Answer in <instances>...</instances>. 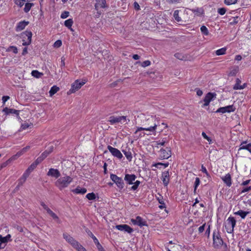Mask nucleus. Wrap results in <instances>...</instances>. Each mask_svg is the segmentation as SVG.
<instances>
[{
	"instance_id": "obj_1",
	"label": "nucleus",
	"mask_w": 251,
	"mask_h": 251,
	"mask_svg": "<svg viewBox=\"0 0 251 251\" xmlns=\"http://www.w3.org/2000/svg\"><path fill=\"white\" fill-rule=\"evenodd\" d=\"M73 181V178L69 176H65L58 178L55 182V185L60 189L67 187Z\"/></svg>"
},
{
	"instance_id": "obj_2",
	"label": "nucleus",
	"mask_w": 251,
	"mask_h": 251,
	"mask_svg": "<svg viewBox=\"0 0 251 251\" xmlns=\"http://www.w3.org/2000/svg\"><path fill=\"white\" fill-rule=\"evenodd\" d=\"M63 236L67 242L70 244L75 249L77 250L78 251H84L83 247L69 234L67 233H64L63 234Z\"/></svg>"
},
{
	"instance_id": "obj_3",
	"label": "nucleus",
	"mask_w": 251,
	"mask_h": 251,
	"mask_svg": "<svg viewBox=\"0 0 251 251\" xmlns=\"http://www.w3.org/2000/svg\"><path fill=\"white\" fill-rule=\"evenodd\" d=\"M213 245L215 249H220L223 244V241L218 231H214L213 234Z\"/></svg>"
},
{
	"instance_id": "obj_4",
	"label": "nucleus",
	"mask_w": 251,
	"mask_h": 251,
	"mask_svg": "<svg viewBox=\"0 0 251 251\" xmlns=\"http://www.w3.org/2000/svg\"><path fill=\"white\" fill-rule=\"evenodd\" d=\"M110 178L116 184L117 187L119 189H123L124 187V182L121 177H118L116 175L111 174Z\"/></svg>"
},
{
	"instance_id": "obj_5",
	"label": "nucleus",
	"mask_w": 251,
	"mask_h": 251,
	"mask_svg": "<svg viewBox=\"0 0 251 251\" xmlns=\"http://www.w3.org/2000/svg\"><path fill=\"white\" fill-rule=\"evenodd\" d=\"M95 9L97 11V13L101 14V9H103L106 7V0H96Z\"/></svg>"
},
{
	"instance_id": "obj_6",
	"label": "nucleus",
	"mask_w": 251,
	"mask_h": 251,
	"mask_svg": "<svg viewBox=\"0 0 251 251\" xmlns=\"http://www.w3.org/2000/svg\"><path fill=\"white\" fill-rule=\"evenodd\" d=\"M235 110V108L233 105H228L225 107H222L218 108L216 111L217 113H229L231 112H234Z\"/></svg>"
},
{
	"instance_id": "obj_7",
	"label": "nucleus",
	"mask_w": 251,
	"mask_h": 251,
	"mask_svg": "<svg viewBox=\"0 0 251 251\" xmlns=\"http://www.w3.org/2000/svg\"><path fill=\"white\" fill-rule=\"evenodd\" d=\"M171 156V151L170 148H166L165 149H162L160 151V157L162 159H168Z\"/></svg>"
},
{
	"instance_id": "obj_8",
	"label": "nucleus",
	"mask_w": 251,
	"mask_h": 251,
	"mask_svg": "<svg viewBox=\"0 0 251 251\" xmlns=\"http://www.w3.org/2000/svg\"><path fill=\"white\" fill-rule=\"evenodd\" d=\"M85 83V82H80L78 80H76L72 85L71 89L70 90L71 93H75L80 89L82 85Z\"/></svg>"
},
{
	"instance_id": "obj_9",
	"label": "nucleus",
	"mask_w": 251,
	"mask_h": 251,
	"mask_svg": "<svg viewBox=\"0 0 251 251\" xmlns=\"http://www.w3.org/2000/svg\"><path fill=\"white\" fill-rule=\"evenodd\" d=\"M216 94L215 93H208L205 96L203 101L204 102L203 106H206L209 105L210 102L214 99L216 98Z\"/></svg>"
},
{
	"instance_id": "obj_10",
	"label": "nucleus",
	"mask_w": 251,
	"mask_h": 251,
	"mask_svg": "<svg viewBox=\"0 0 251 251\" xmlns=\"http://www.w3.org/2000/svg\"><path fill=\"white\" fill-rule=\"evenodd\" d=\"M131 222L134 225L140 227L147 226V222L140 216H137L135 219H131Z\"/></svg>"
},
{
	"instance_id": "obj_11",
	"label": "nucleus",
	"mask_w": 251,
	"mask_h": 251,
	"mask_svg": "<svg viewBox=\"0 0 251 251\" xmlns=\"http://www.w3.org/2000/svg\"><path fill=\"white\" fill-rule=\"evenodd\" d=\"M107 149L113 156L117 157L119 159H121L123 157L122 154L117 149L113 148L111 146H108Z\"/></svg>"
},
{
	"instance_id": "obj_12",
	"label": "nucleus",
	"mask_w": 251,
	"mask_h": 251,
	"mask_svg": "<svg viewBox=\"0 0 251 251\" xmlns=\"http://www.w3.org/2000/svg\"><path fill=\"white\" fill-rule=\"evenodd\" d=\"M32 32L31 31H25V32L23 33L22 36H23V38H25V36L27 37V41H25V40H23V46H27L30 44L31 42V38H32Z\"/></svg>"
},
{
	"instance_id": "obj_13",
	"label": "nucleus",
	"mask_w": 251,
	"mask_h": 251,
	"mask_svg": "<svg viewBox=\"0 0 251 251\" xmlns=\"http://www.w3.org/2000/svg\"><path fill=\"white\" fill-rule=\"evenodd\" d=\"M115 227L119 230L125 231L129 233H131L133 231L131 227L126 224L117 225Z\"/></svg>"
},
{
	"instance_id": "obj_14",
	"label": "nucleus",
	"mask_w": 251,
	"mask_h": 251,
	"mask_svg": "<svg viewBox=\"0 0 251 251\" xmlns=\"http://www.w3.org/2000/svg\"><path fill=\"white\" fill-rule=\"evenodd\" d=\"M122 120H126V116H119V117H115V116H111L109 118V122L111 124H115L117 123L121 122Z\"/></svg>"
},
{
	"instance_id": "obj_15",
	"label": "nucleus",
	"mask_w": 251,
	"mask_h": 251,
	"mask_svg": "<svg viewBox=\"0 0 251 251\" xmlns=\"http://www.w3.org/2000/svg\"><path fill=\"white\" fill-rule=\"evenodd\" d=\"M61 174L59 171L56 169L50 168L47 173V176L58 178L60 176Z\"/></svg>"
},
{
	"instance_id": "obj_16",
	"label": "nucleus",
	"mask_w": 251,
	"mask_h": 251,
	"mask_svg": "<svg viewBox=\"0 0 251 251\" xmlns=\"http://www.w3.org/2000/svg\"><path fill=\"white\" fill-rule=\"evenodd\" d=\"M157 126V125L155 124H154L153 125H151L150 126L145 127H138L137 130L135 131V133H136L137 132L141 130H146V131H149L151 132H153L155 131L156 127Z\"/></svg>"
},
{
	"instance_id": "obj_17",
	"label": "nucleus",
	"mask_w": 251,
	"mask_h": 251,
	"mask_svg": "<svg viewBox=\"0 0 251 251\" xmlns=\"http://www.w3.org/2000/svg\"><path fill=\"white\" fill-rule=\"evenodd\" d=\"M37 165L33 162L28 168L25 172L24 173V180H26V178L28 176L30 173L37 167Z\"/></svg>"
},
{
	"instance_id": "obj_18",
	"label": "nucleus",
	"mask_w": 251,
	"mask_h": 251,
	"mask_svg": "<svg viewBox=\"0 0 251 251\" xmlns=\"http://www.w3.org/2000/svg\"><path fill=\"white\" fill-rule=\"evenodd\" d=\"M136 176L135 175L126 174L125 176V180L129 184H133V181L135 180Z\"/></svg>"
},
{
	"instance_id": "obj_19",
	"label": "nucleus",
	"mask_w": 251,
	"mask_h": 251,
	"mask_svg": "<svg viewBox=\"0 0 251 251\" xmlns=\"http://www.w3.org/2000/svg\"><path fill=\"white\" fill-rule=\"evenodd\" d=\"M246 144V142H243L240 145V147L238 150V153H239L240 151H241L243 150H247L250 153H251V143H249L247 145H245Z\"/></svg>"
},
{
	"instance_id": "obj_20",
	"label": "nucleus",
	"mask_w": 251,
	"mask_h": 251,
	"mask_svg": "<svg viewBox=\"0 0 251 251\" xmlns=\"http://www.w3.org/2000/svg\"><path fill=\"white\" fill-rule=\"evenodd\" d=\"M162 181L165 186H167L169 182V173L168 171H165L162 175Z\"/></svg>"
},
{
	"instance_id": "obj_21",
	"label": "nucleus",
	"mask_w": 251,
	"mask_h": 251,
	"mask_svg": "<svg viewBox=\"0 0 251 251\" xmlns=\"http://www.w3.org/2000/svg\"><path fill=\"white\" fill-rule=\"evenodd\" d=\"M28 23V22L25 21L19 22L16 26V31H20L23 30Z\"/></svg>"
},
{
	"instance_id": "obj_22",
	"label": "nucleus",
	"mask_w": 251,
	"mask_h": 251,
	"mask_svg": "<svg viewBox=\"0 0 251 251\" xmlns=\"http://www.w3.org/2000/svg\"><path fill=\"white\" fill-rule=\"evenodd\" d=\"M222 179L227 186L230 187L231 186V178L229 174H226L225 176L223 177Z\"/></svg>"
},
{
	"instance_id": "obj_23",
	"label": "nucleus",
	"mask_w": 251,
	"mask_h": 251,
	"mask_svg": "<svg viewBox=\"0 0 251 251\" xmlns=\"http://www.w3.org/2000/svg\"><path fill=\"white\" fill-rule=\"evenodd\" d=\"M125 155L127 159L129 161H131L132 158L131 152L130 151L129 149H126L122 151Z\"/></svg>"
},
{
	"instance_id": "obj_24",
	"label": "nucleus",
	"mask_w": 251,
	"mask_h": 251,
	"mask_svg": "<svg viewBox=\"0 0 251 251\" xmlns=\"http://www.w3.org/2000/svg\"><path fill=\"white\" fill-rule=\"evenodd\" d=\"M3 111L5 112L7 114H15L16 115L18 116L19 114V111L17 110L14 109H10L7 107H5L3 109Z\"/></svg>"
},
{
	"instance_id": "obj_25",
	"label": "nucleus",
	"mask_w": 251,
	"mask_h": 251,
	"mask_svg": "<svg viewBox=\"0 0 251 251\" xmlns=\"http://www.w3.org/2000/svg\"><path fill=\"white\" fill-rule=\"evenodd\" d=\"M227 225L234 228L236 225V220L233 217H229L227 220Z\"/></svg>"
},
{
	"instance_id": "obj_26",
	"label": "nucleus",
	"mask_w": 251,
	"mask_h": 251,
	"mask_svg": "<svg viewBox=\"0 0 251 251\" xmlns=\"http://www.w3.org/2000/svg\"><path fill=\"white\" fill-rule=\"evenodd\" d=\"M239 68L238 66H234L230 69V72L228 73L229 76H235L238 72Z\"/></svg>"
},
{
	"instance_id": "obj_27",
	"label": "nucleus",
	"mask_w": 251,
	"mask_h": 251,
	"mask_svg": "<svg viewBox=\"0 0 251 251\" xmlns=\"http://www.w3.org/2000/svg\"><path fill=\"white\" fill-rule=\"evenodd\" d=\"M73 191L76 194H84L86 192L87 190L85 188H80V187H77L75 189H74Z\"/></svg>"
},
{
	"instance_id": "obj_28",
	"label": "nucleus",
	"mask_w": 251,
	"mask_h": 251,
	"mask_svg": "<svg viewBox=\"0 0 251 251\" xmlns=\"http://www.w3.org/2000/svg\"><path fill=\"white\" fill-rule=\"evenodd\" d=\"M249 213V212L244 211L240 210L234 213L235 215H239L242 219H245L246 216Z\"/></svg>"
},
{
	"instance_id": "obj_29",
	"label": "nucleus",
	"mask_w": 251,
	"mask_h": 251,
	"mask_svg": "<svg viewBox=\"0 0 251 251\" xmlns=\"http://www.w3.org/2000/svg\"><path fill=\"white\" fill-rule=\"evenodd\" d=\"M34 5L32 2H27L25 3L24 10L25 12H28L31 9V7Z\"/></svg>"
},
{
	"instance_id": "obj_30",
	"label": "nucleus",
	"mask_w": 251,
	"mask_h": 251,
	"mask_svg": "<svg viewBox=\"0 0 251 251\" xmlns=\"http://www.w3.org/2000/svg\"><path fill=\"white\" fill-rule=\"evenodd\" d=\"M59 88L58 87L55 86V85L52 86L49 91V94H50V96H53L56 92H57L59 91Z\"/></svg>"
},
{
	"instance_id": "obj_31",
	"label": "nucleus",
	"mask_w": 251,
	"mask_h": 251,
	"mask_svg": "<svg viewBox=\"0 0 251 251\" xmlns=\"http://www.w3.org/2000/svg\"><path fill=\"white\" fill-rule=\"evenodd\" d=\"M73 23V20L72 19H69L65 21L64 25L69 29H71V30L73 31V29L71 28Z\"/></svg>"
},
{
	"instance_id": "obj_32",
	"label": "nucleus",
	"mask_w": 251,
	"mask_h": 251,
	"mask_svg": "<svg viewBox=\"0 0 251 251\" xmlns=\"http://www.w3.org/2000/svg\"><path fill=\"white\" fill-rule=\"evenodd\" d=\"M192 11H193L195 15H197V16L202 15L203 14V10L201 8H197L195 9L192 10Z\"/></svg>"
},
{
	"instance_id": "obj_33",
	"label": "nucleus",
	"mask_w": 251,
	"mask_h": 251,
	"mask_svg": "<svg viewBox=\"0 0 251 251\" xmlns=\"http://www.w3.org/2000/svg\"><path fill=\"white\" fill-rule=\"evenodd\" d=\"M175 20L180 25H185L188 24L186 21H184L181 19L180 17H174Z\"/></svg>"
},
{
	"instance_id": "obj_34",
	"label": "nucleus",
	"mask_w": 251,
	"mask_h": 251,
	"mask_svg": "<svg viewBox=\"0 0 251 251\" xmlns=\"http://www.w3.org/2000/svg\"><path fill=\"white\" fill-rule=\"evenodd\" d=\"M85 231L88 234L89 236H90L93 239L94 243L97 241L98 240L97 238L94 235V234L92 233V232L88 229L86 228Z\"/></svg>"
},
{
	"instance_id": "obj_35",
	"label": "nucleus",
	"mask_w": 251,
	"mask_h": 251,
	"mask_svg": "<svg viewBox=\"0 0 251 251\" xmlns=\"http://www.w3.org/2000/svg\"><path fill=\"white\" fill-rule=\"evenodd\" d=\"M226 48H223L220 49H219L216 51V54L217 55H221L225 54L226 51Z\"/></svg>"
},
{
	"instance_id": "obj_36",
	"label": "nucleus",
	"mask_w": 251,
	"mask_h": 251,
	"mask_svg": "<svg viewBox=\"0 0 251 251\" xmlns=\"http://www.w3.org/2000/svg\"><path fill=\"white\" fill-rule=\"evenodd\" d=\"M31 75L32 76H33L36 78H39L43 75V74L41 73H40L39 72H38L37 70H34V71H32Z\"/></svg>"
},
{
	"instance_id": "obj_37",
	"label": "nucleus",
	"mask_w": 251,
	"mask_h": 251,
	"mask_svg": "<svg viewBox=\"0 0 251 251\" xmlns=\"http://www.w3.org/2000/svg\"><path fill=\"white\" fill-rule=\"evenodd\" d=\"M200 184V179L199 177H196L195 179V181L194 183V194L196 193V190L198 187V186Z\"/></svg>"
},
{
	"instance_id": "obj_38",
	"label": "nucleus",
	"mask_w": 251,
	"mask_h": 251,
	"mask_svg": "<svg viewBox=\"0 0 251 251\" xmlns=\"http://www.w3.org/2000/svg\"><path fill=\"white\" fill-rule=\"evenodd\" d=\"M136 63L141 64V66L143 67H146L151 65V62L149 60H146L142 63L140 61H138Z\"/></svg>"
},
{
	"instance_id": "obj_39",
	"label": "nucleus",
	"mask_w": 251,
	"mask_h": 251,
	"mask_svg": "<svg viewBox=\"0 0 251 251\" xmlns=\"http://www.w3.org/2000/svg\"><path fill=\"white\" fill-rule=\"evenodd\" d=\"M201 30L202 33L204 35H208L209 34V32L208 31L207 27L204 25H202V26H201Z\"/></svg>"
},
{
	"instance_id": "obj_40",
	"label": "nucleus",
	"mask_w": 251,
	"mask_h": 251,
	"mask_svg": "<svg viewBox=\"0 0 251 251\" xmlns=\"http://www.w3.org/2000/svg\"><path fill=\"white\" fill-rule=\"evenodd\" d=\"M51 149H53V147H52ZM52 151V149H50L49 151H45L43 153H42V154L40 155L41 158H43V159H44L45 158H46L48 155Z\"/></svg>"
},
{
	"instance_id": "obj_41",
	"label": "nucleus",
	"mask_w": 251,
	"mask_h": 251,
	"mask_svg": "<svg viewBox=\"0 0 251 251\" xmlns=\"http://www.w3.org/2000/svg\"><path fill=\"white\" fill-rule=\"evenodd\" d=\"M86 198L89 200H94L96 199V196L94 193H88L86 195Z\"/></svg>"
},
{
	"instance_id": "obj_42",
	"label": "nucleus",
	"mask_w": 251,
	"mask_h": 251,
	"mask_svg": "<svg viewBox=\"0 0 251 251\" xmlns=\"http://www.w3.org/2000/svg\"><path fill=\"white\" fill-rule=\"evenodd\" d=\"M134 183V185L131 187V189L132 190H135L138 188L139 185L140 183V181L136 180Z\"/></svg>"
},
{
	"instance_id": "obj_43",
	"label": "nucleus",
	"mask_w": 251,
	"mask_h": 251,
	"mask_svg": "<svg viewBox=\"0 0 251 251\" xmlns=\"http://www.w3.org/2000/svg\"><path fill=\"white\" fill-rule=\"evenodd\" d=\"M95 244H96L98 250L99 251H105L103 248H102V246L100 244L99 241L98 240L96 242H95Z\"/></svg>"
},
{
	"instance_id": "obj_44",
	"label": "nucleus",
	"mask_w": 251,
	"mask_h": 251,
	"mask_svg": "<svg viewBox=\"0 0 251 251\" xmlns=\"http://www.w3.org/2000/svg\"><path fill=\"white\" fill-rule=\"evenodd\" d=\"M24 153L23 151H22V150L19 151L15 155H14L12 157V159H16L20 156H21L22 154H23Z\"/></svg>"
},
{
	"instance_id": "obj_45",
	"label": "nucleus",
	"mask_w": 251,
	"mask_h": 251,
	"mask_svg": "<svg viewBox=\"0 0 251 251\" xmlns=\"http://www.w3.org/2000/svg\"><path fill=\"white\" fill-rule=\"evenodd\" d=\"M236 83L235 84V85L233 87V89L234 90H239V88H236L237 87H239V86H241L240 83H241V80L239 78L236 79Z\"/></svg>"
},
{
	"instance_id": "obj_46",
	"label": "nucleus",
	"mask_w": 251,
	"mask_h": 251,
	"mask_svg": "<svg viewBox=\"0 0 251 251\" xmlns=\"http://www.w3.org/2000/svg\"><path fill=\"white\" fill-rule=\"evenodd\" d=\"M8 51H12L14 53H17L18 52L17 48L14 46H11L7 49Z\"/></svg>"
},
{
	"instance_id": "obj_47",
	"label": "nucleus",
	"mask_w": 251,
	"mask_h": 251,
	"mask_svg": "<svg viewBox=\"0 0 251 251\" xmlns=\"http://www.w3.org/2000/svg\"><path fill=\"white\" fill-rule=\"evenodd\" d=\"M237 0H225V2L226 5H231L235 4Z\"/></svg>"
},
{
	"instance_id": "obj_48",
	"label": "nucleus",
	"mask_w": 251,
	"mask_h": 251,
	"mask_svg": "<svg viewBox=\"0 0 251 251\" xmlns=\"http://www.w3.org/2000/svg\"><path fill=\"white\" fill-rule=\"evenodd\" d=\"M201 135L202 136V137L206 140H207L209 143V144H211V142H212V140L211 139L207 136V135L206 134V133L204 132H202V133H201Z\"/></svg>"
},
{
	"instance_id": "obj_49",
	"label": "nucleus",
	"mask_w": 251,
	"mask_h": 251,
	"mask_svg": "<svg viewBox=\"0 0 251 251\" xmlns=\"http://www.w3.org/2000/svg\"><path fill=\"white\" fill-rule=\"evenodd\" d=\"M226 231L228 233H231L233 232L234 227H231L227 225L226 226Z\"/></svg>"
},
{
	"instance_id": "obj_50",
	"label": "nucleus",
	"mask_w": 251,
	"mask_h": 251,
	"mask_svg": "<svg viewBox=\"0 0 251 251\" xmlns=\"http://www.w3.org/2000/svg\"><path fill=\"white\" fill-rule=\"evenodd\" d=\"M238 17H233L232 19H230L229 20V21H230V24L234 25L237 23L238 21L236 20L237 19Z\"/></svg>"
},
{
	"instance_id": "obj_51",
	"label": "nucleus",
	"mask_w": 251,
	"mask_h": 251,
	"mask_svg": "<svg viewBox=\"0 0 251 251\" xmlns=\"http://www.w3.org/2000/svg\"><path fill=\"white\" fill-rule=\"evenodd\" d=\"M174 56L177 59L179 60H183L184 58L183 55L180 53H176L175 54Z\"/></svg>"
},
{
	"instance_id": "obj_52",
	"label": "nucleus",
	"mask_w": 251,
	"mask_h": 251,
	"mask_svg": "<svg viewBox=\"0 0 251 251\" xmlns=\"http://www.w3.org/2000/svg\"><path fill=\"white\" fill-rule=\"evenodd\" d=\"M50 216H51L54 220H56L57 222L59 223H60V220L58 217L53 212L51 214V215H50Z\"/></svg>"
},
{
	"instance_id": "obj_53",
	"label": "nucleus",
	"mask_w": 251,
	"mask_h": 251,
	"mask_svg": "<svg viewBox=\"0 0 251 251\" xmlns=\"http://www.w3.org/2000/svg\"><path fill=\"white\" fill-rule=\"evenodd\" d=\"M226 12V9L225 8H220L218 10V13L221 15L225 14Z\"/></svg>"
},
{
	"instance_id": "obj_54",
	"label": "nucleus",
	"mask_w": 251,
	"mask_h": 251,
	"mask_svg": "<svg viewBox=\"0 0 251 251\" xmlns=\"http://www.w3.org/2000/svg\"><path fill=\"white\" fill-rule=\"evenodd\" d=\"M15 3L21 7H22L25 4L24 2L21 0H16L15 1Z\"/></svg>"
},
{
	"instance_id": "obj_55",
	"label": "nucleus",
	"mask_w": 251,
	"mask_h": 251,
	"mask_svg": "<svg viewBox=\"0 0 251 251\" xmlns=\"http://www.w3.org/2000/svg\"><path fill=\"white\" fill-rule=\"evenodd\" d=\"M0 242L2 244L5 243L7 242V236L3 237L1 235H0Z\"/></svg>"
},
{
	"instance_id": "obj_56",
	"label": "nucleus",
	"mask_w": 251,
	"mask_h": 251,
	"mask_svg": "<svg viewBox=\"0 0 251 251\" xmlns=\"http://www.w3.org/2000/svg\"><path fill=\"white\" fill-rule=\"evenodd\" d=\"M62 45V42L61 40H57L56 41L54 44V47H56V48H59Z\"/></svg>"
},
{
	"instance_id": "obj_57",
	"label": "nucleus",
	"mask_w": 251,
	"mask_h": 251,
	"mask_svg": "<svg viewBox=\"0 0 251 251\" xmlns=\"http://www.w3.org/2000/svg\"><path fill=\"white\" fill-rule=\"evenodd\" d=\"M24 174L23 175L22 177L19 180V183L18 186H20L23 185V184L25 182V180L24 179Z\"/></svg>"
},
{
	"instance_id": "obj_58",
	"label": "nucleus",
	"mask_w": 251,
	"mask_h": 251,
	"mask_svg": "<svg viewBox=\"0 0 251 251\" xmlns=\"http://www.w3.org/2000/svg\"><path fill=\"white\" fill-rule=\"evenodd\" d=\"M168 165H169L168 163H157L152 165V166H155L156 167H158V166L159 165H163V166H164L165 167H168Z\"/></svg>"
},
{
	"instance_id": "obj_59",
	"label": "nucleus",
	"mask_w": 251,
	"mask_h": 251,
	"mask_svg": "<svg viewBox=\"0 0 251 251\" xmlns=\"http://www.w3.org/2000/svg\"><path fill=\"white\" fill-rule=\"evenodd\" d=\"M44 159L43 158H41L40 156L38 157L36 160L34 162L37 165H38L39 163H40Z\"/></svg>"
},
{
	"instance_id": "obj_60",
	"label": "nucleus",
	"mask_w": 251,
	"mask_h": 251,
	"mask_svg": "<svg viewBox=\"0 0 251 251\" xmlns=\"http://www.w3.org/2000/svg\"><path fill=\"white\" fill-rule=\"evenodd\" d=\"M153 121H154V118L152 117H151V118H149L147 120L148 123L146 124L145 125L147 126H150L151 125V123L153 122Z\"/></svg>"
},
{
	"instance_id": "obj_61",
	"label": "nucleus",
	"mask_w": 251,
	"mask_h": 251,
	"mask_svg": "<svg viewBox=\"0 0 251 251\" xmlns=\"http://www.w3.org/2000/svg\"><path fill=\"white\" fill-rule=\"evenodd\" d=\"M201 171L203 173H204L207 176H209V174L207 171L206 168L204 167L203 165H201Z\"/></svg>"
},
{
	"instance_id": "obj_62",
	"label": "nucleus",
	"mask_w": 251,
	"mask_h": 251,
	"mask_svg": "<svg viewBox=\"0 0 251 251\" xmlns=\"http://www.w3.org/2000/svg\"><path fill=\"white\" fill-rule=\"evenodd\" d=\"M205 224H204L201 226L199 227V233H202L203 232V231L204 230V229H205Z\"/></svg>"
},
{
	"instance_id": "obj_63",
	"label": "nucleus",
	"mask_w": 251,
	"mask_h": 251,
	"mask_svg": "<svg viewBox=\"0 0 251 251\" xmlns=\"http://www.w3.org/2000/svg\"><path fill=\"white\" fill-rule=\"evenodd\" d=\"M250 190H251V186H249V187H247L244 188L242 189V190L241 191V193H245V192H248V191H249Z\"/></svg>"
},
{
	"instance_id": "obj_64",
	"label": "nucleus",
	"mask_w": 251,
	"mask_h": 251,
	"mask_svg": "<svg viewBox=\"0 0 251 251\" xmlns=\"http://www.w3.org/2000/svg\"><path fill=\"white\" fill-rule=\"evenodd\" d=\"M29 125L27 123H24V124L22 125L21 128L22 129H25L27 128L29 126Z\"/></svg>"
}]
</instances>
